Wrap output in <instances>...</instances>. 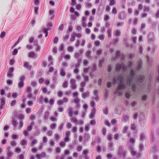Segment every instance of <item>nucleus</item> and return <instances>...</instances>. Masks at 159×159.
<instances>
[{
  "label": "nucleus",
  "instance_id": "obj_1",
  "mask_svg": "<svg viewBox=\"0 0 159 159\" xmlns=\"http://www.w3.org/2000/svg\"><path fill=\"white\" fill-rule=\"evenodd\" d=\"M151 141L152 142V145L150 152L153 153H156L158 150V148L154 142V132H151Z\"/></svg>",
  "mask_w": 159,
  "mask_h": 159
},
{
  "label": "nucleus",
  "instance_id": "obj_2",
  "mask_svg": "<svg viewBox=\"0 0 159 159\" xmlns=\"http://www.w3.org/2000/svg\"><path fill=\"white\" fill-rule=\"evenodd\" d=\"M118 151L117 152V154L120 156H122L123 158L126 157V152L123 150L122 146H119L118 147Z\"/></svg>",
  "mask_w": 159,
  "mask_h": 159
},
{
  "label": "nucleus",
  "instance_id": "obj_3",
  "mask_svg": "<svg viewBox=\"0 0 159 159\" xmlns=\"http://www.w3.org/2000/svg\"><path fill=\"white\" fill-rule=\"evenodd\" d=\"M80 54L78 52L75 53L74 55V57L77 60V63L75 65V68L78 69L80 65L82 59L79 57Z\"/></svg>",
  "mask_w": 159,
  "mask_h": 159
},
{
  "label": "nucleus",
  "instance_id": "obj_4",
  "mask_svg": "<svg viewBox=\"0 0 159 159\" xmlns=\"http://www.w3.org/2000/svg\"><path fill=\"white\" fill-rule=\"evenodd\" d=\"M26 77L25 75H21L19 79L20 81L18 84V86L19 89L22 88L24 85V81Z\"/></svg>",
  "mask_w": 159,
  "mask_h": 159
},
{
  "label": "nucleus",
  "instance_id": "obj_5",
  "mask_svg": "<svg viewBox=\"0 0 159 159\" xmlns=\"http://www.w3.org/2000/svg\"><path fill=\"white\" fill-rule=\"evenodd\" d=\"M14 68L13 67H10L8 70L7 74V76L9 78H12L13 77V72Z\"/></svg>",
  "mask_w": 159,
  "mask_h": 159
},
{
  "label": "nucleus",
  "instance_id": "obj_6",
  "mask_svg": "<svg viewBox=\"0 0 159 159\" xmlns=\"http://www.w3.org/2000/svg\"><path fill=\"white\" fill-rule=\"evenodd\" d=\"M89 150L87 149H84L82 152V154L83 155L84 159H89V157L88 156Z\"/></svg>",
  "mask_w": 159,
  "mask_h": 159
},
{
  "label": "nucleus",
  "instance_id": "obj_7",
  "mask_svg": "<svg viewBox=\"0 0 159 159\" xmlns=\"http://www.w3.org/2000/svg\"><path fill=\"white\" fill-rule=\"evenodd\" d=\"M70 135V132L69 131H68L66 133V136L64 139V141L65 142L67 143L69 142L70 140L69 137Z\"/></svg>",
  "mask_w": 159,
  "mask_h": 159
},
{
  "label": "nucleus",
  "instance_id": "obj_8",
  "mask_svg": "<svg viewBox=\"0 0 159 159\" xmlns=\"http://www.w3.org/2000/svg\"><path fill=\"white\" fill-rule=\"evenodd\" d=\"M134 146L133 145H130L129 146V149L130 150L131 155L133 156H134L136 153V151L134 150Z\"/></svg>",
  "mask_w": 159,
  "mask_h": 159
},
{
  "label": "nucleus",
  "instance_id": "obj_9",
  "mask_svg": "<svg viewBox=\"0 0 159 159\" xmlns=\"http://www.w3.org/2000/svg\"><path fill=\"white\" fill-rule=\"evenodd\" d=\"M145 79V76L143 75H140L138 76L137 81L139 83H143Z\"/></svg>",
  "mask_w": 159,
  "mask_h": 159
},
{
  "label": "nucleus",
  "instance_id": "obj_10",
  "mask_svg": "<svg viewBox=\"0 0 159 159\" xmlns=\"http://www.w3.org/2000/svg\"><path fill=\"white\" fill-rule=\"evenodd\" d=\"M80 99L78 98L74 99L73 100V102L76 104L75 107L77 109H79L80 107Z\"/></svg>",
  "mask_w": 159,
  "mask_h": 159
},
{
  "label": "nucleus",
  "instance_id": "obj_11",
  "mask_svg": "<svg viewBox=\"0 0 159 159\" xmlns=\"http://www.w3.org/2000/svg\"><path fill=\"white\" fill-rule=\"evenodd\" d=\"M148 38L149 41H152L154 40V33L152 32L149 33L148 35Z\"/></svg>",
  "mask_w": 159,
  "mask_h": 159
},
{
  "label": "nucleus",
  "instance_id": "obj_12",
  "mask_svg": "<svg viewBox=\"0 0 159 159\" xmlns=\"http://www.w3.org/2000/svg\"><path fill=\"white\" fill-rule=\"evenodd\" d=\"M0 109L2 110L3 108V106L5 103V98H2L0 99Z\"/></svg>",
  "mask_w": 159,
  "mask_h": 159
},
{
  "label": "nucleus",
  "instance_id": "obj_13",
  "mask_svg": "<svg viewBox=\"0 0 159 159\" xmlns=\"http://www.w3.org/2000/svg\"><path fill=\"white\" fill-rule=\"evenodd\" d=\"M122 64L120 63H116V65L115 69L116 72L118 73L119 72L121 69Z\"/></svg>",
  "mask_w": 159,
  "mask_h": 159
},
{
  "label": "nucleus",
  "instance_id": "obj_14",
  "mask_svg": "<svg viewBox=\"0 0 159 159\" xmlns=\"http://www.w3.org/2000/svg\"><path fill=\"white\" fill-rule=\"evenodd\" d=\"M126 88V86L125 84H118L116 88V90L120 91L121 90H124Z\"/></svg>",
  "mask_w": 159,
  "mask_h": 159
},
{
  "label": "nucleus",
  "instance_id": "obj_15",
  "mask_svg": "<svg viewBox=\"0 0 159 159\" xmlns=\"http://www.w3.org/2000/svg\"><path fill=\"white\" fill-rule=\"evenodd\" d=\"M143 62L142 60L141 59H139L137 63V70H139L141 68Z\"/></svg>",
  "mask_w": 159,
  "mask_h": 159
},
{
  "label": "nucleus",
  "instance_id": "obj_16",
  "mask_svg": "<svg viewBox=\"0 0 159 159\" xmlns=\"http://www.w3.org/2000/svg\"><path fill=\"white\" fill-rule=\"evenodd\" d=\"M90 136L89 134L85 133L84 136V141L86 143L90 139Z\"/></svg>",
  "mask_w": 159,
  "mask_h": 159
},
{
  "label": "nucleus",
  "instance_id": "obj_17",
  "mask_svg": "<svg viewBox=\"0 0 159 159\" xmlns=\"http://www.w3.org/2000/svg\"><path fill=\"white\" fill-rule=\"evenodd\" d=\"M7 157L6 158V159H11V157L13 156L14 153L12 152H7Z\"/></svg>",
  "mask_w": 159,
  "mask_h": 159
},
{
  "label": "nucleus",
  "instance_id": "obj_18",
  "mask_svg": "<svg viewBox=\"0 0 159 159\" xmlns=\"http://www.w3.org/2000/svg\"><path fill=\"white\" fill-rule=\"evenodd\" d=\"M134 77L129 76L128 78L126 79V81L128 85H130L131 84V82L133 80Z\"/></svg>",
  "mask_w": 159,
  "mask_h": 159
},
{
  "label": "nucleus",
  "instance_id": "obj_19",
  "mask_svg": "<svg viewBox=\"0 0 159 159\" xmlns=\"http://www.w3.org/2000/svg\"><path fill=\"white\" fill-rule=\"evenodd\" d=\"M96 110L95 109H93L91 111V113L89 116V118L90 119H93L95 115V114Z\"/></svg>",
  "mask_w": 159,
  "mask_h": 159
},
{
  "label": "nucleus",
  "instance_id": "obj_20",
  "mask_svg": "<svg viewBox=\"0 0 159 159\" xmlns=\"http://www.w3.org/2000/svg\"><path fill=\"white\" fill-rule=\"evenodd\" d=\"M43 32L45 34V37H47L48 34V31L51 29V28H45L43 27L42 28Z\"/></svg>",
  "mask_w": 159,
  "mask_h": 159
},
{
  "label": "nucleus",
  "instance_id": "obj_21",
  "mask_svg": "<svg viewBox=\"0 0 159 159\" xmlns=\"http://www.w3.org/2000/svg\"><path fill=\"white\" fill-rule=\"evenodd\" d=\"M52 60V57L51 55L49 56L48 57V60L49 62V63L48 65V66H50L51 65H53V62Z\"/></svg>",
  "mask_w": 159,
  "mask_h": 159
},
{
  "label": "nucleus",
  "instance_id": "obj_22",
  "mask_svg": "<svg viewBox=\"0 0 159 159\" xmlns=\"http://www.w3.org/2000/svg\"><path fill=\"white\" fill-rule=\"evenodd\" d=\"M46 155V154L45 152H43L40 154H37L36 155V157L37 159H40V158L43 157Z\"/></svg>",
  "mask_w": 159,
  "mask_h": 159
},
{
  "label": "nucleus",
  "instance_id": "obj_23",
  "mask_svg": "<svg viewBox=\"0 0 159 159\" xmlns=\"http://www.w3.org/2000/svg\"><path fill=\"white\" fill-rule=\"evenodd\" d=\"M146 58L148 65L151 66L152 64V59H150L148 55L146 56Z\"/></svg>",
  "mask_w": 159,
  "mask_h": 159
},
{
  "label": "nucleus",
  "instance_id": "obj_24",
  "mask_svg": "<svg viewBox=\"0 0 159 159\" xmlns=\"http://www.w3.org/2000/svg\"><path fill=\"white\" fill-rule=\"evenodd\" d=\"M34 122H32L30 123V125L27 127V130L28 131H31L32 130L33 128V126L34 125Z\"/></svg>",
  "mask_w": 159,
  "mask_h": 159
},
{
  "label": "nucleus",
  "instance_id": "obj_25",
  "mask_svg": "<svg viewBox=\"0 0 159 159\" xmlns=\"http://www.w3.org/2000/svg\"><path fill=\"white\" fill-rule=\"evenodd\" d=\"M23 66L25 68L29 70H30L31 68V66L29 65V63L26 62H24Z\"/></svg>",
  "mask_w": 159,
  "mask_h": 159
},
{
  "label": "nucleus",
  "instance_id": "obj_26",
  "mask_svg": "<svg viewBox=\"0 0 159 159\" xmlns=\"http://www.w3.org/2000/svg\"><path fill=\"white\" fill-rule=\"evenodd\" d=\"M89 92L88 91L85 93H82V97L84 99H85L89 96Z\"/></svg>",
  "mask_w": 159,
  "mask_h": 159
},
{
  "label": "nucleus",
  "instance_id": "obj_27",
  "mask_svg": "<svg viewBox=\"0 0 159 159\" xmlns=\"http://www.w3.org/2000/svg\"><path fill=\"white\" fill-rule=\"evenodd\" d=\"M23 37L22 36V37H20L19 38L17 41L15 42L13 46L12 47V49L15 47L19 43L20 41L22 39Z\"/></svg>",
  "mask_w": 159,
  "mask_h": 159
},
{
  "label": "nucleus",
  "instance_id": "obj_28",
  "mask_svg": "<svg viewBox=\"0 0 159 159\" xmlns=\"http://www.w3.org/2000/svg\"><path fill=\"white\" fill-rule=\"evenodd\" d=\"M49 114V112L48 111L44 112L43 118L45 120H46L48 119Z\"/></svg>",
  "mask_w": 159,
  "mask_h": 159
},
{
  "label": "nucleus",
  "instance_id": "obj_29",
  "mask_svg": "<svg viewBox=\"0 0 159 159\" xmlns=\"http://www.w3.org/2000/svg\"><path fill=\"white\" fill-rule=\"evenodd\" d=\"M91 54V52L90 50L87 51L86 53H85V56L86 57L88 58L89 59L91 58V57L90 56V54Z\"/></svg>",
  "mask_w": 159,
  "mask_h": 159
},
{
  "label": "nucleus",
  "instance_id": "obj_30",
  "mask_svg": "<svg viewBox=\"0 0 159 159\" xmlns=\"http://www.w3.org/2000/svg\"><path fill=\"white\" fill-rule=\"evenodd\" d=\"M29 56L30 57L32 58H37V57L36 56L35 53L34 52H31L29 53Z\"/></svg>",
  "mask_w": 159,
  "mask_h": 159
},
{
  "label": "nucleus",
  "instance_id": "obj_31",
  "mask_svg": "<svg viewBox=\"0 0 159 159\" xmlns=\"http://www.w3.org/2000/svg\"><path fill=\"white\" fill-rule=\"evenodd\" d=\"M129 116L128 115H124L123 116L122 121L124 122H126L129 119Z\"/></svg>",
  "mask_w": 159,
  "mask_h": 159
},
{
  "label": "nucleus",
  "instance_id": "obj_32",
  "mask_svg": "<svg viewBox=\"0 0 159 159\" xmlns=\"http://www.w3.org/2000/svg\"><path fill=\"white\" fill-rule=\"evenodd\" d=\"M112 32V29L110 28H108L107 30V33L108 34V38H110L111 36V34Z\"/></svg>",
  "mask_w": 159,
  "mask_h": 159
},
{
  "label": "nucleus",
  "instance_id": "obj_33",
  "mask_svg": "<svg viewBox=\"0 0 159 159\" xmlns=\"http://www.w3.org/2000/svg\"><path fill=\"white\" fill-rule=\"evenodd\" d=\"M60 75L61 76H64L66 75V72L63 68H61L60 70Z\"/></svg>",
  "mask_w": 159,
  "mask_h": 159
},
{
  "label": "nucleus",
  "instance_id": "obj_34",
  "mask_svg": "<svg viewBox=\"0 0 159 159\" xmlns=\"http://www.w3.org/2000/svg\"><path fill=\"white\" fill-rule=\"evenodd\" d=\"M144 149V145L143 143H141L139 146V152H141Z\"/></svg>",
  "mask_w": 159,
  "mask_h": 159
},
{
  "label": "nucleus",
  "instance_id": "obj_35",
  "mask_svg": "<svg viewBox=\"0 0 159 159\" xmlns=\"http://www.w3.org/2000/svg\"><path fill=\"white\" fill-rule=\"evenodd\" d=\"M38 143V140L35 139L33 140L31 143V146L32 147H33L35 144H36Z\"/></svg>",
  "mask_w": 159,
  "mask_h": 159
},
{
  "label": "nucleus",
  "instance_id": "obj_36",
  "mask_svg": "<svg viewBox=\"0 0 159 159\" xmlns=\"http://www.w3.org/2000/svg\"><path fill=\"white\" fill-rule=\"evenodd\" d=\"M145 135L144 133H142L140 135V140L141 141H143L145 139Z\"/></svg>",
  "mask_w": 159,
  "mask_h": 159
},
{
  "label": "nucleus",
  "instance_id": "obj_37",
  "mask_svg": "<svg viewBox=\"0 0 159 159\" xmlns=\"http://www.w3.org/2000/svg\"><path fill=\"white\" fill-rule=\"evenodd\" d=\"M11 124L13 125V127L14 128H16L17 125L18 124V122H17L16 120L15 119H13L12 120V122Z\"/></svg>",
  "mask_w": 159,
  "mask_h": 159
},
{
  "label": "nucleus",
  "instance_id": "obj_38",
  "mask_svg": "<svg viewBox=\"0 0 159 159\" xmlns=\"http://www.w3.org/2000/svg\"><path fill=\"white\" fill-rule=\"evenodd\" d=\"M135 74V71L133 69H132L130 71V76L134 77Z\"/></svg>",
  "mask_w": 159,
  "mask_h": 159
},
{
  "label": "nucleus",
  "instance_id": "obj_39",
  "mask_svg": "<svg viewBox=\"0 0 159 159\" xmlns=\"http://www.w3.org/2000/svg\"><path fill=\"white\" fill-rule=\"evenodd\" d=\"M113 143L112 142H110L108 143V147L110 148V150L112 151L114 150V148H113Z\"/></svg>",
  "mask_w": 159,
  "mask_h": 159
},
{
  "label": "nucleus",
  "instance_id": "obj_40",
  "mask_svg": "<svg viewBox=\"0 0 159 159\" xmlns=\"http://www.w3.org/2000/svg\"><path fill=\"white\" fill-rule=\"evenodd\" d=\"M142 155V153L141 152H136V155L135 156H136V157L137 158H139L141 157Z\"/></svg>",
  "mask_w": 159,
  "mask_h": 159
},
{
  "label": "nucleus",
  "instance_id": "obj_41",
  "mask_svg": "<svg viewBox=\"0 0 159 159\" xmlns=\"http://www.w3.org/2000/svg\"><path fill=\"white\" fill-rule=\"evenodd\" d=\"M104 61V58H103L102 60H100L99 61L98 66L99 67H101L102 63Z\"/></svg>",
  "mask_w": 159,
  "mask_h": 159
},
{
  "label": "nucleus",
  "instance_id": "obj_42",
  "mask_svg": "<svg viewBox=\"0 0 159 159\" xmlns=\"http://www.w3.org/2000/svg\"><path fill=\"white\" fill-rule=\"evenodd\" d=\"M71 121L72 122L75 123V125L77 124V122H78V120L76 117H72L71 119Z\"/></svg>",
  "mask_w": 159,
  "mask_h": 159
},
{
  "label": "nucleus",
  "instance_id": "obj_43",
  "mask_svg": "<svg viewBox=\"0 0 159 159\" xmlns=\"http://www.w3.org/2000/svg\"><path fill=\"white\" fill-rule=\"evenodd\" d=\"M121 68L124 71H125L128 69V66H125L124 63L122 64Z\"/></svg>",
  "mask_w": 159,
  "mask_h": 159
},
{
  "label": "nucleus",
  "instance_id": "obj_44",
  "mask_svg": "<svg viewBox=\"0 0 159 159\" xmlns=\"http://www.w3.org/2000/svg\"><path fill=\"white\" fill-rule=\"evenodd\" d=\"M115 55L116 57V58H118L119 57H120V55H121L120 53V51L119 50H117L116 51Z\"/></svg>",
  "mask_w": 159,
  "mask_h": 159
},
{
  "label": "nucleus",
  "instance_id": "obj_45",
  "mask_svg": "<svg viewBox=\"0 0 159 159\" xmlns=\"http://www.w3.org/2000/svg\"><path fill=\"white\" fill-rule=\"evenodd\" d=\"M120 34V30H116L114 33V35L116 36H119Z\"/></svg>",
  "mask_w": 159,
  "mask_h": 159
},
{
  "label": "nucleus",
  "instance_id": "obj_46",
  "mask_svg": "<svg viewBox=\"0 0 159 159\" xmlns=\"http://www.w3.org/2000/svg\"><path fill=\"white\" fill-rule=\"evenodd\" d=\"M150 10V8L149 7L147 6H144V8L143 9V11L145 12L147 11L148 12Z\"/></svg>",
  "mask_w": 159,
  "mask_h": 159
},
{
  "label": "nucleus",
  "instance_id": "obj_47",
  "mask_svg": "<svg viewBox=\"0 0 159 159\" xmlns=\"http://www.w3.org/2000/svg\"><path fill=\"white\" fill-rule=\"evenodd\" d=\"M109 2V5L110 6H112L115 4V0H108Z\"/></svg>",
  "mask_w": 159,
  "mask_h": 159
},
{
  "label": "nucleus",
  "instance_id": "obj_48",
  "mask_svg": "<svg viewBox=\"0 0 159 159\" xmlns=\"http://www.w3.org/2000/svg\"><path fill=\"white\" fill-rule=\"evenodd\" d=\"M75 35L74 34H73V33L71 35L70 38V41L71 42H73L75 41Z\"/></svg>",
  "mask_w": 159,
  "mask_h": 159
},
{
  "label": "nucleus",
  "instance_id": "obj_49",
  "mask_svg": "<svg viewBox=\"0 0 159 159\" xmlns=\"http://www.w3.org/2000/svg\"><path fill=\"white\" fill-rule=\"evenodd\" d=\"M62 86L64 88H66L68 86V82L65 81L63 83Z\"/></svg>",
  "mask_w": 159,
  "mask_h": 159
},
{
  "label": "nucleus",
  "instance_id": "obj_50",
  "mask_svg": "<svg viewBox=\"0 0 159 159\" xmlns=\"http://www.w3.org/2000/svg\"><path fill=\"white\" fill-rule=\"evenodd\" d=\"M57 125L56 123H54L50 125V128L52 129H54L56 128Z\"/></svg>",
  "mask_w": 159,
  "mask_h": 159
},
{
  "label": "nucleus",
  "instance_id": "obj_51",
  "mask_svg": "<svg viewBox=\"0 0 159 159\" xmlns=\"http://www.w3.org/2000/svg\"><path fill=\"white\" fill-rule=\"evenodd\" d=\"M27 141L26 140L23 139L20 142V144L22 146H24L26 144Z\"/></svg>",
  "mask_w": 159,
  "mask_h": 159
},
{
  "label": "nucleus",
  "instance_id": "obj_52",
  "mask_svg": "<svg viewBox=\"0 0 159 159\" xmlns=\"http://www.w3.org/2000/svg\"><path fill=\"white\" fill-rule=\"evenodd\" d=\"M128 129V127L127 126H125L124 127L122 131V133L123 134H125L127 133V131Z\"/></svg>",
  "mask_w": 159,
  "mask_h": 159
},
{
  "label": "nucleus",
  "instance_id": "obj_53",
  "mask_svg": "<svg viewBox=\"0 0 159 159\" xmlns=\"http://www.w3.org/2000/svg\"><path fill=\"white\" fill-rule=\"evenodd\" d=\"M37 84L36 81H33L31 82V85L33 87H34L36 86Z\"/></svg>",
  "mask_w": 159,
  "mask_h": 159
},
{
  "label": "nucleus",
  "instance_id": "obj_54",
  "mask_svg": "<svg viewBox=\"0 0 159 159\" xmlns=\"http://www.w3.org/2000/svg\"><path fill=\"white\" fill-rule=\"evenodd\" d=\"M103 113L105 115H107L108 114V109L107 107L103 109Z\"/></svg>",
  "mask_w": 159,
  "mask_h": 159
},
{
  "label": "nucleus",
  "instance_id": "obj_55",
  "mask_svg": "<svg viewBox=\"0 0 159 159\" xmlns=\"http://www.w3.org/2000/svg\"><path fill=\"white\" fill-rule=\"evenodd\" d=\"M67 51L69 52H72L74 50L73 48L71 46H69L67 48Z\"/></svg>",
  "mask_w": 159,
  "mask_h": 159
},
{
  "label": "nucleus",
  "instance_id": "obj_56",
  "mask_svg": "<svg viewBox=\"0 0 159 159\" xmlns=\"http://www.w3.org/2000/svg\"><path fill=\"white\" fill-rule=\"evenodd\" d=\"M16 104V100H13L11 101L10 103V105L11 107L14 106Z\"/></svg>",
  "mask_w": 159,
  "mask_h": 159
},
{
  "label": "nucleus",
  "instance_id": "obj_57",
  "mask_svg": "<svg viewBox=\"0 0 159 159\" xmlns=\"http://www.w3.org/2000/svg\"><path fill=\"white\" fill-rule=\"evenodd\" d=\"M69 35L68 34H66L65 36L63 37V41H66L69 38Z\"/></svg>",
  "mask_w": 159,
  "mask_h": 159
},
{
  "label": "nucleus",
  "instance_id": "obj_58",
  "mask_svg": "<svg viewBox=\"0 0 159 159\" xmlns=\"http://www.w3.org/2000/svg\"><path fill=\"white\" fill-rule=\"evenodd\" d=\"M49 103L51 105H53L54 103V99H50L49 101Z\"/></svg>",
  "mask_w": 159,
  "mask_h": 159
},
{
  "label": "nucleus",
  "instance_id": "obj_59",
  "mask_svg": "<svg viewBox=\"0 0 159 159\" xmlns=\"http://www.w3.org/2000/svg\"><path fill=\"white\" fill-rule=\"evenodd\" d=\"M70 85V88L72 89H76L77 87V85L75 84Z\"/></svg>",
  "mask_w": 159,
  "mask_h": 159
},
{
  "label": "nucleus",
  "instance_id": "obj_60",
  "mask_svg": "<svg viewBox=\"0 0 159 159\" xmlns=\"http://www.w3.org/2000/svg\"><path fill=\"white\" fill-rule=\"evenodd\" d=\"M123 79V75L122 74H120L118 76L117 80L118 81L122 80Z\"/></svg>",
  "mask_w": 159,
  "mask_h": 159
},
{
  "label": "nucleus",
  "instance_id": "obj_61",
  "mask_svg": "<svg viewBox=\"0 0 159 159\" xmlns=\"http://www.w3.org/2000/svg\"><path fill=\"white\" fill-rule=\"evenodd\" d=\"M65 142H61L60 143V146L62 147V148H64V147L66 146V143H65Z\"/></svg>",
  "mask_w": 159,
  "mask_h": 159
},
{
  "label": "nucleus",
  "instance_id": "obj_62",
  "mask_svg": "<svg viewBox=\"0 0 159 159\" xmlns=\"http://www.w3.org/2000/svg\"><path fill=\"white\" fill-rule=\"evenodd\" d=\"M129 142L133 144H134H134L135 143V140L134 138H131L129 140Z\"/></svg>",
  "mask_w": 159,
  "mask_h": 159
},
{
  "label": "nucleus",
  "instance_id": "obj_63",
  "mask_svg": "<svg viewBox=\"0 0 159 159\" xmlns=\"http://www.w3.org/2000/svg\"><path fill=\"white\" fill-rule=\"evenodd\" d=\"M119 137V135L118 134H116L114 136V138L115 140H117Z\"/></svg>",
  "mask_w": 159,
  "mask_h": 159
},
{
  "label": "nucleus",
  "instance_id": "obj_64",
  "mask_svg": "<svg viewBox=\"0 0 159 159\" xmlns=\"http://www.w3.org/2000/svg\"><path fill=\"white\" fill-rule=\"evenodd\" d=\"M65 156L64 155H62L60 156L59 155H57L56 157V159H64Z\"/></svg>",
  "mask_w": 159,
  "mask_h": 159
}]
</instances>
